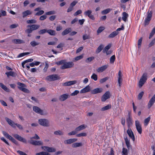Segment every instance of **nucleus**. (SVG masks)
<instances>
[{
    "label": "nucleus",
    "mask_w": 155,
    "mask_h": 155,
    "mask_svg": "<svg viewBox=\"0 0 155 155\" xmlns=\"http://www.w3.org/2000/svg\"><path fill=\"white\" fill-rule=\"evenodd\" d=\"M32 12L29 10H27L24 12L22 13V17L24 18H25L27 16L31 15L32 14Z\"/></svg>",
    "instance_id": "nucleus-23"
},
{
    "label": "nucleus",
    "mask_w": 155,
    "mask_h": 155,
    "mask_svg": "<svg viewBox=\"0 0 155 155\" xmlns=\"http://www.w3.org/2000/svg\"><path fill=\"white\" fill-rule=\"evenodd\" d=\"M47 32L51 35H55V31L53 30L49 29L47 31Z\"/></svg>",
    "instance_id": "nucleus-36"
},
{
    "label": "nucleus",
    "mask_w": 155,
    "mask_h": 155,
    "mask_svg": "<svg viewBox=\"0 0 155 155\" xmlns=\"http://www.w3.org/2000/svg\"><path fill=\"white\" fill-rule=\"evenodd\" d=\"M68 95L66 94H64L61 95L59 97L60 101H63L66 100L68 98Z\"/></svg>",
    "instance_id": "nucleus-27"
},
{
    "label": "nucleus",
    "mask_w": 155,
    "mask_h": 155,
    "mask_svg": "<svg viewBox=\"0 0 155 155\" xmlns=\"http://www.w3.org/2000/svg\"><path fill=\"white\" fill-rule=\"evenodd\" d=\"M47 30L46 29H42L38 33L40 34H42L47 32Z\"/></svg>",
    "instance_id": "nucleus-59"
},
{
    "label": "nucleus",
    "mask_w": 155,
    "mask_h": 155,
    "mask_svg": "<svg viewBox=\"0 0 155 155\" xmlns=\"http://www.w3.org/2000/svg\"><path fill=\"white\" fill-rule=\"evenodd\" d=\"M76 81H69L64 83L63 85L65 86H70L76 83Z\"/></svg>",
    "instance_id": "nucleus-24"
},
{
    "label": "nucleus",
    "mask_w": 155,
    "mask_h": 155,
    "mask_svg": "<svg viewBox=\"0 0 155 155\" xmlns=\"http://www.w3.org/2000/svg\"><path fill=\"white\" fill-rule=\"evenodd\" d=\"M111 10V9L110 8H107L103 11L101 12V13L103 15L109 13Z\"/></svg>",
    "instance_id": "nucleus-39"
},
{
    "label": "nucleus",
    "mask_w": 155,
    "mask_h": 155,
    "mask_svg": "<svg viewBox=\"0 0 155 155\" xmlns=\"http://www.w3.org/2000/svg\"><path fill=\"white\" fill-rule=\"evenodd\" d=\"M64 62V60H62L56 62V64L58 65H60L61 64L63 65Z\"/></svg>",
    "instance_id": "nucleus-62"
},
{
    "label": "nucleus",
    "mask_w": 155,
    "mask_h": 155,
    "mask_svg": "<svg viewBox=\"0 0 155 155\" xmlns=\"http://www.w3.org/2000/svg\"><path fill=\"white\" fill-rule=\"evenodd\" d=\"M39 124L44 126H48V120L45 119H41L38 120Z\"/></svg>",
    "instance_id": "nucleus-8"
},
{
    "label": "nucleus",
    "mask_w": 155,
    "mask_h": 155,
    "mask_svg": "<svg viewBox=\"0 0 155 155\" xmlns=\"http://www.w3.org/2000/svg\"><path fill=\"white\" fill-rule=\"evenodd\" d=\"M0 87L5 91L7 92L9 91V89L3 84L0 83Z\"/></svg>",
    "instance_id": "nucleus-33"
},
{
    "label": "nucleus",
    "mask_w": 155,
    "mask_h": 155,
    "mask_svg": "<svg viewBox=\"0 0 155 155\" xmlns=\"http://www.w3.org/2000/svg\"><path fill=\"white\" fill-rule=\"evenodd\" d=\"M115 59V55L112 56L110 58V62L111 64H113L114 63Z\"/></svg>",
    "instance_id": "nucleus-47"
},
{
    "label": "nucleus",
    "mask_w": 155,
    "mask_h": 155,
    "mask_svg": "<svg viewBox=\"0 0 155 155\" xmlns=\"http://www.w3.org/2000/svg\"><path fill=\"white\" fill-rule=\"evenodd\" d=\"M59 77L57 74H52L47 77L46 80L49 81H55L59 79Z\"/></svg>",
    "instance_id": "nucleus-6"
},
{
    "label": "nucleus",
    "mask_w": 155,
    "mask_h": 155,
    "mask_svg": "<svg viewBox=\"0 0 155 155\" xmlns=\"http://www.w3.org/2000/svg\"><path fill=\"white\" fill-rule=\"evenodd\" d=\"M124 140L128 149L129 150L130 149H132L131 146L130 145V144L129 140L127 137H126L125 138H124Z\"/></svg>",
    "instance_id": "nucleus-21"
},
{
    "label": "nucleus",
    "mask_w": 155,
    "mask_h": 155,
    "mask_svg": "<svg viewBox=\"0 0 155 155\" xmlns=\"http://www.w3.org/2000/svg\"><path fill=\"white\" fill-rule=\"evenodd\" d=\"M127 133L130 137L132 139L133 141H134L135 140V137L131 129L128 128L127 130Z\"/></svg>",
    "instance_id": "nucleus-11"
},
{
    "label": "nucleus",
    "mask_w": 155,
    "mask_h": 155,
    "mask_svg": "<svg viewBox=\"0 0 155 155\" xmlns=\"http://www.w3.org/2000/svg\"><path fill=\"white\" fill-rule=\"evenodd\" d=\"M147 79V74L146 73L143 74L139 82V87H141L144 84Z\"/></svg>",
    "instance_id": "nucleus-3"
},
{
    "label": "nucleus",
    "mask_w": 155,
    "mask_h": 155,
    "mask_svg": "<svg viewBox=\"0 0 155 155\" xmlns=\"http://www.w3.org/2000/svg\"><path fill=\"white\" fill-rule=\"evenodd\" d=\"M30 143L33 145H41L43 144V142L40 140H31Z\"/></svg>",
    "instance_id": "nucleus-16"
},
{
    "label": "nucleus",
    "mask_w": 155,
    "mask_h": 155,
    "mask_svg": "<svg viewBox=\"0 0 155 155\" xmlns=\"http://www.w3.org/2000/svg\"><path fill=\"white\" fill-rule=\"evenodd\" d=\"M32 31L36 30L39 28L40 26L36 25H31L28 26Z\"/></svg>",
    "instance_id": "nucleus-26"
},
{
    "label": "nucleus",
    "mask_w": 155,
    "mask_h": 155,
    "mask_svg": "<svg viewBox=\"0 0 155 155\" xmlns=\"http://www.w3.org/2000/svg\"><path fill=\"white\" fill-rule=\"evenodd\" d=\"M118 34V33L116 31H114L110 34L108 37L109 38H113L116 36Z\"/></svg>",
    "instance_id": "nucleus-37"
},
{
    "label": "nucleus",
    "mask_w": 155,
    "mask_h": 155,
    "mask_svg": "<svg viewBox=\"0 0 155 155\" xmlns=\"http://www.w3.org/2000/svg\"><path fill=\"white\" fill-rule=\"evenodd\" d=\"M13 136L15 138L18 140L25 143H27L26 140L25 138L22 137L18 134H14Z\"/></svg>",
    "instance_id": "nucleus-12"
},
{
    "label": "nucleus",
    "mask_w": 155,
    "mask_h": 155,
    "mask_svg": "<svg viewBox=\"0 0 155 155\" xmlns=\"http://www.w3.org/2000/svg\"><path fill=\"white\" fill-rule=\"evenodd\" d=\"M71 28H68L65 29L62 33V35L63 36L65 35L71 31Z\"/></svg>",
    "instance_id": "nucleus-29"
},
{
    "label": "nucleus",
    "mask_w": 155,
    "mask_h": 155,
    "mask_svg": "<svg viewBox=\"0 0 155 155\" xmlns=\"http://www.w3.org/2000/svg\"><path fill=\"white\" fill-rule=\"evenodd\" d=\"M122 155H127L128 154L127 150L124 148H123L122 151Z\"/></svg>",
    "instance_id": "nucleus-45"
},
{
    "label": "nucleus",
    "mask_w": 155,
    "mask_h": 155,
    "mask_svg": "<svg viewBox=\"0 0 155 155\" xmlns=\"http://www.w3.org/2000/svg\"><path fill=\"white\" fill-rule=\"evenodd\" d=\"M36 155H50V154L47 152L42 151L37 153Z\"/></svg>",
    "instance_id": "nucleus-42"
},
{
    "label": "nucleus",
    "mask_w": 155,
    "mask_h": 155,
    "mask_svg": "<svg viewBox=\"0 0 155 155\" xmlns=\"http://www.w3.org/2000/svg\"><path fill=\"white\" fill-rule=\"evenodd\" d=\"M135 125L137 130L139 134H141L142 132V129L141 125L138 120L135 121Z\"/></svg>",
    "instance_id": "nucleus-9"
},
{
    "label": "nucleus",
    "mask_w": 155,
    "mask_h": 155,
    "mask_svg": "<svg viewBox=\"0 0 155 155\" xmlns=\"http://www.w3.org/2000/svg\"><path fill=\"white\" fill-rule=\"evenodd\" d=\"M33 110L38 114L41 115H44V113L43 110L41 109L40 108L37 106H34L33 107Z\"/></svg>",
    "instance_id": "nucleus-13"
},
{
    "label": "nucleus",
    "mask_w": 155,
    "mask_h": 155,
    "mask_svg": "<svg viewBox=\"0 0 155 155\" xmlns=\"http://www.w3.org/2000/svg\"><path fill=\"white\" fill-rule=\"evenodd\" d=\"M83 57V55H81L76 57L75 60V61H77L82 58Z\"/></svg>",
    "instance_id": "nucleus-57"
},
{
    "label": "nucleus",
    "mask_w": 155,
    "mask_h": 155,
    "mask_svg": "<svg viewBox=\"0 0 155 155\" xmlns=\"http://www.w3.org/2000/svg\"><path fill=\"white\" fill-rule=\"evenodd\" d=\"M74 65V64L72 62H65V61L64 64L61 66L60 68L62 69L69 68L73 67Z\"/></svg>",
    "instance_id": "nucleus-5"
},
{
    "label": "nucleus",
    "mask_w": 155,
    "mask_h": 155,
    "mask_svg": "<svg viewBox=\"0 0 155 155\" xmlns=\"http://www.w3.org/2000/svg\"><path fill=\"white\" fill-rule=\"evenodd\" d=\"M108 79V77H105L101 79L100 81V82L101 83H103L104 82H105Z\"/></svg>",
    "instance_id": "nucleus-61"
},
{
    "label": "nucleus",
    "mask_w": 155,
    "mask_h": 155,
    "mask_svg": "<svg viewBox=\"0 0 155 155\" xmlns=\"http://www.w3.org/2000/svg\"><path fill=\"white\" fill-rule=\"evenodd\" d=\"M91 13L92 11L91 10H88L85 12L84 14L85 15L87 16L93 20L94 19V17L93 15H91Z\"/></svg>",
    "instance_id": "nucleus-19"
},
{
    "label": "nucleus",
    "mask_w": 155,
    "mask_h": 155,
    "mask_svg": "<svg viewBox=\"0 0 155 155\" xmlns=\"http://www.w3.org/2000/svg\"><path fill=\"white\" fill-rule=\"evenodd\" d=\"M41 148L43 149L44 150L48 151V153L54 152L56 151V150L55 148L52 147H50L48 146H42Z\"/></svg>",
    "instance_id": "nucleus-7"
},
{
    "label": "nucleus",
    "mask_w": 155,
    "mask_h": 155,
    "mask_svg": "<svg viewBox=\"0 0 155 155\" xmlns=\"http://www.w3.org/2000/svg\"><path fill=\"white\" fill-rule=\"evenodd\" d=\"M44 12L43 10H40L37 12L35 14V15L39 16L43 14Z\"/></svg>",
    "instance_id": "nucleus-53"
},
{
    "label": "nucleus",
    "mask_w": 155,
    "mask_h": 155,
    "mask_svg": "<svg viewBox=\"0 0 155 155\" xmlns=\"http://www.w3.org/2000/svg\"><path fill=\"white\" fill-rule=\"evenodd\" d=\"M77 140V139L76 138L70 139L65 140L64 141V143L65 144H69L73 143L76 141Z\"/></svg>",
    "instance_id": "nucleus-15"
},
{
    "label": "nucleus",
    "mask_w": 155,
    "mask_h": 155,
    "mask_svg": "<svg viewBox=\"0 0 155 155\" xmlns=\"http://www.w3.org/2000/svg\"><path fill=\"white\" fill-rule=\"evenodd\" d=\"M155 43V40L154 38L152 40L149 45V47H150L154 45Z\"/></svg>",
    "instance_id": "nucleus-56"
},
{
    "label": "nucleus",
    "mask_w": 155,
    "mask_h": 155,
    "mask_svg": "<svg viewBox=\"0 0 155 155\" xmlns=\"http://www.w3.org/2000/svg\"><path fill=\"white\" fill-rule=\"evenodd\" d=\"M0 12V17L2 16H5L6 15V12L5 11L1 10Z\"/></svg>",
    "instance_id": "nucleus-52"
},
{
    "label": "nucleus",
    "mask_w": 155,
    "mask_h": 155,
    "mask_svg": "<svg viewBox=\"0 0 155 155\" xmlns=\"http://www.w3.org/2000/svg\"><path fill=\"white\" fill-rule=\"evenodd\" d=\"M118 83L119 84V85L120 87L121 86V84L122 81V75H121V72L120 71H119L118 72Z\"/></svg>",
    "instance_id": "nucleus-22"
},
{
    "label": "nucleus",
    "mask_w": 155,
    "mask_h": 155,
    "mask_svg": "<svg viewBox=\"0 0 155 155\" xmlns=\"http://www.w3.org/2000/svg\"><path fill=\"white\" fill-rule=\"evenodd\" d=\"M94 59V57H89L87 58L86 61L87 62H91L92 60H93Z\"/></svg>",
    "instance_id": "nucleus-58"
},
{
    "label": "nucleus",
    "mask_w": 155,
    "mask_h": 155,
    "mask_svg": "<svg viewBox=\"0 0 155 155\" xmlns=\"http://www.w3.org/2000/svg\"><path fill=\"white\" fill-rule=\"evenodd\" d=\"M12 42L15 44H19L24 43L23 40L19 39H15L12 40Z\"/></svg>",
    "instance_id": "nucleus-30"
},
{
    "label": "nucleus",
    "mask_w": 155,
    "mask_h": 155,
    "mask_svg": "<svg viewBox=\"0 0 155 155\" xmlns=\"http://www.w3.org/2000/svg\"><path fill=\"white\" fill-rule=\"evenodd\" d=\"M91 78L95 81H96L97 80V75L95 74H93Z\"/></svg>",
    "instance_id": "nucleus-51"
},
{
    "label": "nucleus",
    "mask_w": 155,
    "mask_h": 155,
    "mask_svg": "<svg viewBox=\"0 0 155 155\" xmlns=\"http://www.w3.org/2000/svg\"><path fill=\"white\" fill-rule=\"evenodd\" d=\"M78 3V1H74L72 2H71L70 4V5L71 7H72L74 8V7L75 6V5L76 4Z\"/></svg>",
    "instance_id": "nucleus-63"
},
{
    "label": "nucleus",
    "mask_w": 155,
    "mask_h": 155,
    "mask_svg": "<svg viewBox=\"0 0 155 155\" xmlns=\"http://www.w3.org/2000/svg\"><path fill=\"white\" fill-rule=\"evenodd\" d=\"M108 65H105L101 67H99L97 69V71L98 72H102L105 71L108 67Z\"/></svg>",
    "instance_id": "nucleus-18"
},
{
    "label": "nucleus",
    "mask_w": 155,
    "mask_h": 155,
    "mask_svg": "<svg viewBox=\"0 0 155 155\" xmlns=\"http://www.w3.org/2000/svg\"><path fill=\"white\" fill-rule=\"evenodd\" d=\"M5 74L7 75L8 77H9L10 76L15 77L16 75V74L15 73L12 71L7 72L5 73Z\"/></svg>",
    "instance_id": "nucleus-25"
},
{
    "label": "nucleus",
    "mask_w": 155,
    "mask_h": 155,
    "mask_svg": "<svg viewBox=\"0 0 155 155\" xmlns=\"http://www.w3.org/2000/svg\"><path fill=\"white\" fill-rule=\"evenodd\" d=\"M55 13V12L54 11H52L47 12L46 13V15H50L52 14H54Z\"/></svg>",
    "instance_id": "nucleus-64"
},
{
    "label": "nucleus",
    "mask_w": 155,
    "mask_h": 155,
    "mask_svg": "<svg viewBox=\"0 0 155 155\" xmlns=\"http://www.w3.org/2000/svg\"><path fill=\"white\" fill-rule=\"evenodd\" d=\"M17 84L19 86L18 87V88L21 91V89H23L25 86V85L24 84L20 82H18Z\"/></svg>",
    "instance_id": "nucleus-40"
},
{
    "label": "nucleus",
    "mask_w": 155,
    "mask_h": 155,
    "mask_svg": "<svg viewBox=\"0 0 155 155\" xmlns=\"http://www.w3.org/2000/svg\"><path fill=\"white\" fill-rule=\"evenodd\" d=\"M91 90V87L89 85H87L85 87L81 89L80 92L81 93H84L89 92Z\"/></svg>",
    "instance_id": "nucleus-17"
},
{
    "label": "nucleus",
    "mask_w": 155,
    "mask_h": 155,
    "mask_svg": "<svg viewBox=\"0 0 155 155\" xmlns=\"http://www.w3.org/2000/svg\"><path fill=\"white\" fill-rule=\"evenodd\" d=\"M155 102V94L151 98L148 104V108L150 109Z\"/></svg>",
    "instance_id": "nucleus-14"
},
{
    "label": "nucleus",
    "mask_w": 155,
    "mask_h": 155,
    "mask_svg": "<svg viewBox=\"0 0 155 155\" xmlns=\"http://www.w3.org/2000/svg\"><path fill=\"white\" fill-rule=\"evenodd\" d=\"M104 29V27H100L97 30V32L98 33H101Z\"/></svg>",
    "instance_id": "nucleus-55"
},
{
    "label": "nucleus",
    "mask_w": 155,
    "mask_h": 155,
    "mask_svg": "<svg viewBox=\"0 0 155 155\" xmlns=\"http://www.w3.org/2000/svg\"><path fill=\"white\" fill-rule=\"evenodd\" d=\"M110 97V92L109 91H107L103 95L101 98V101H105Z\"/></svg>",
    "instance_id": "nucleus-10"
},
{
    "label": "nucleus",
    "mask_w": 155,
    "mask_h": 155,
    "mask_svg": "<svg viewBox=\"0 0 155 155\" xmlns=\"http://www.w3.org/2000/svg\"><path fill=\"white\" fill-rule=\"evenodd\" d=\"M87 134L85 133H80L78 134H77L76 135V136L77 137H85L86 136Z\"/></svg>",
    "instance_id": "nucleus-46"
},
{
    "label": "nucleus",
    "mask_w": 155,
    "mask_h": 155,
    "mask_svg": "<svg viewBox=\"0 0 155 155\" xmlns=\"http://www.w3.org/2000/svg\"><path fill=\"white\" fill-rule=\"evenodd\" d=\"M86 128L85 126L83 124L77 127L76 129V130L77 131H80L83 129H84Z\"/></svg>",
    "instance_id": "nucleus-31"
},
{
    "label": "nucleus",
    "mask_w": 155,
    "mask_h": 155,
    "mask_svg": "<svg viewBox=\"0 0 155 155\" xmlns=\"http://www.w3.org/2000/svg\"><path fill=\"white\" fill-rule=\"evenodd\" d=\"M111 106L110 105H107V106L103 107L101 108V110L102 111H105L108 110L111 108Z\"/></svg>",
    "instance_id": "nucleus-35"
},
{
    "label": "nucleus",
    "mask_w": 155,
    "mask_h": 155,
    "mask_svg": "<svg viewBox=\"0 0 155 155\" xmlns=\"http://www.w3.org/2000/svg\"><path fill=\"white\" fill-rule=\"evenodd\" d=\"M29 54H30V53L29 52L23 53H21L19 54L18 55V58H20V57H22L25 55Z\"/></svg>",
    "instance_id": "nucleus-48"
},
{
    "label": "nucleus",
    "mask_w": 155,
    "mask_h": 155,
    "mask_svg": "<svg viewBox=\"0 0 155 155\" xmlns=\"http://www.w3.org/2000/svg\"><path fill=\"white\" fill-rule=\"evenodd\" d=\"M102 90L103 89L101 88H96L92 90L91 93L93 94H96L101 93L102 91Z\"/></svg>",
    "instance_id": "nucleus-20"
},
{
    "label": "nucleus",
    "mask_w": 155,
    "mask_h": 155,
    "mask_svg": "<svg viewBox=\"0 0 155 155\" xmlns=\"http://www.w3.org/2000/svg\"><path fill=\"white\" fill-rule=\"evenodd\" d=\"M127 124L128 128H129L130 126L132 124V121L131 118L129 116L127 119Z\"/></svg>",
    "instance_id": "nucleus-32"
},
{
    "label": "nucleus",
    "mask_w": 155,
    "mask_h": 155,
    "mask_svg": "<svg viewBox=\"0 0 155 155\" xmlns=\"http://www.w3.org/2000/svg\"><path fill=\"white\" fill-rule=\"evenodd\" d=\"M103 46L102 45H100L97 48L96 50V53H99L102 50Z\"/></svg>",
    "instance_id": "nucleus-41"
},
{
    "label": "nucleus",
    "mask_w": 155,
    "mask_h": 155,
    "mask_svg": "<svg viewBox=\"0 0 155 155\" xmlns=\"http://www.w3.org/2000/svg\"><path fill=\"white\" fill-rule=\"evenodd\" d=\"M147 79V74L146 73L143 74L139 82V87H141L144 84Z\"/></svg>",
    "instance_id": "nucleus-4"
},
{
    "label": "nucleus",
    "mask_w": 155,
    "mask_h": 155,
    "mask_svg": "<svg viewBox=\"0 0 155 155\" xmlns=\"http://www.w3.org/2000/svg\"><path fill=\"white\" fill-rule=\"evenodd\" d=\"M54 133V134L56 135H62L63 134V132L60 130L55 131Z\"/></svg>",
    "instance_id": "nucleus-43"
},
{
    "label": "nucleus",
    "mask_w": 155,
    "mask_h": 155,
    "mask_svg": "<svg viewBox=\"0 0 155 155\" xmlns=\"http://www.w3.org/2000/svg\"><path fill=\"white\" fill-rule=\"evenodd\" d=\"M82 144L81 143H73L72 147H73L75 148L82 146Z\"/></svg>",
    "instance_id": "nucleus-34"
},
{
    "label": "nucleus",
    "mask_w": 155,
    "mask_h": 155,
    "mask_svg": "<svg viewBox=\"0 0 155 155\" xmlns=\"http://www.w3.org/2000/svg\"><path fill=\"white\" fill-rule=\"evenodd\" d=\"M150 120V117H149L144 120V124L145 126H147L148 125Z\"/></svg>",
    "instance_id": "nucleus-38"
},
{
    "label": "nucleus",
    "mask_w": 155,
    "mask_h": 155,
    "mask_svg": "<svg viewBox=\"0 0 155 155\" xmlns=\"http://www.w3.org/2000/svg\"><path fill=\"white\" fill-rule=\"evenodd\" d=\"M27 22L28 24L35 23L36 22V21L34 19H31L27 20Z\"/></svg>",
    "instance_id": "nucleus-50"
},
{
    "label": "nucleus",
    "mask_w": 155,
    "mask_h": 155,
    "mask_svg": "<svg viewBox=\"0 0 155 155\" xmlns=\"http://www.w3.org/2000/svg\"><path fill=\"white\" fill-rule=\"evenodd\" d=\"M128 17V14L125 12H123L122 13V20L126 22L127 20V17Z\"/></svg>",
    "instance_id": "nucleus-28"
},
{
    "label": "nucleus",
    "mask_w": 155,
    "mask_h": 155,
    "mask_svg": "<svg viewBox=\"0 0 155 155\" xmlns=\"http://www.w3.org/2000/svg\"><path fill=\"white\" fill-rule=\"evenodd\" d=\"M82 13V11L81 10H78L76 12H75L74 14V16H76L78 15L79 14H81Z\"/></svg>",
    "instance_id": "nucleus-60"
},
{
    "label": "nucleus",
    "mask_w": 155,
    "mask_h": 155,
    "mask_svg": "<svg viewBox=\"0 0 155 155\" xmlns=\"http://www.w3.org/2000/svg\"><path fill=\"white\" fill-rule=\"evenodd\" d=\"M147 79V74L146 73L143 74L139 82V87H141L144 84Z\"/></svg>",
    "instance_id": "nucleus-2"
},
{
    "label": "nucleus",
    "mask_w": 155,
    "mask_h": 155,
    "mask_svg": "<svg viewBox=\"0 0 155 155\" xmlns=\"http://www.w3.org/2000/svg\"><path fill=\"white\" fill-rule=\"evenodd\" d=\"M77 131L76 130V129H75V130L72 131L70 132L68 134L69 136L73 135L76 134L77 133Z\"/></svg>",
    "instance_id": "nucleus-54"
},
{
    "label": "nucleus",
    "mask_w": 155,
    "mask_h": 155,
    "mask_svg": "<svg viewBox=\"0 0 155 155\" xmlns=\"http://www.w3.org/2000/svg\"><path fill=\"white\" fill-rule=\"evenodd\" d=\"M39 44V43L35 41H31L30 43L32 47H35V46L38 45Z\"/></svg>",
    "instance_id": "nucleus-49"
},
{
    "label": "nucleus",
    "mask_w": 155,
    "mask_h": 155,
    "mask_svg": "<svg viewBox=\"0 0 155 155\" xmlns=\"http://www.w3.org/2000/svg\"><path fill=\"white\" fill-rule=\"evenodd\" d=\"M5 119L6 120L8 123V124L13 127L15 128V126H16L19 129L21 130H22L23 129V127L21 125L15 123L12 120L9 119L7 117H6Z\"/></svg>",
    "instance_id": "nucleus-1"
},
{
    "label": "nucleus",
    "mask_w": 155,
    "mask_h": 155,
    "mask_svg": "<svg viewBox=\"0 0 155 155\" xmlns=\"http://www.w3.org/2000/svg\"><path fill=\"white\" fill-rule=\"evenodd\" d=\"M155 34V27L152 30L149 36V38H151Z\"/></svg>",
    "instance_id": "nucleus-44"
}]
</instances>
